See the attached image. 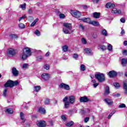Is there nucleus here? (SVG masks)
I'll list each match as a JSON object with an SVG mask.
<instances>
[{
	"label": "nucleus",
	"instance_id": "1",
	"mask_svg": "<svg viewBox=\"0 0 127 127\" xmlns=\"http://www.w3.org/2000/svg\"><path fill=\"white\" fill-rule=\"evenodd\" d=\"M68 96H65L63 100L64 103V107L65 109H68L70 107V104L73 105L76 102V97L74 96L71 95L68 97Z\"/></svg>",
	"mask_w": 127,
	"mask_h": 127
},
{
	"label": "nucleus",
	"instance_id": "2",
	"mask_svg": "<svg viewBox=\"0 0 127 127\" xmlns=\"http://www.w3.org/2000/svg\"><path fill=\"white\" fill-rule=\"evenodd\" d=\"M29 56H31V51L29 48H25L23 50L20 54V59L22 60H26L27 58Z\"/></svg>",
	"mask_w": 127,
	"mask_h": 127
},
{
	"label": "nucleus",
	"instance_id": "3",
	"mask_svg": "<svg viewBox=\"0 0 127 127\" xmlns=\"http://www.w3.org/2000/svg\"><path fill=\"white\" fill-rule=\"evenodd\" d=\"M95 77L100 83L104 82L105 80V74L104 73L99 72L95 75Z\"/></svg>",
	"mask_w": 127,
	"mask_h": 127
},
{
	"label": "nucleus",
	"instance_id": "4",
	"mask_svg": "<svg viewBox=\"0 0 127 127\" xmlns=\"http://www.w3.org/2000/svg\"><path fill=\"white\" fill-rule=\"evenodd\" d=\"M15 54H16V51L15 49L11 48L7 49V55H8V56H11L12 57L15 56Z\"/></svg>",
	"mask_w": 127,
	"mask_h": 127
},
{
	"label": "nucleus",
	"instance_id": "5",
	"mask_svg": "<svg viewBox=\"0 0 127 127\" xmlns=\"http://www.w3.org/2000/svg\"><path fill=\"white\" fill-rule=\"evenodd\" d=\"M59 88H60V89H64V90H66V91H69V90H70V86L69 85L64 83H61L59 85Z\"/></svg>",
	"mask_w": 127,
	"mask_h": 127
},
{
	"label": "nucleus",
	"instance_id": "6",
	"mask_svg": "<svg viewBox=\"0 0 127 127\" xmlns=\"http://www.w3.org/2000/svg\"><path fill=\"white\" fill-rule=\"evenodd\" d=\"M71 14L72 16L76 17V18H79V17H80L81 15H82L81 12L79 11H72L71 12Z\"/></svg>",
	"mask_w": 127,
	"mask_h": 127
},
{
	"label": "nucleus",
	"instance_id": "7",
	"mask_svg": "<svg viewBox=\"0 0 127 127\" xmlns=\"http://www.w3.org/2000/svg\"><path fill=\"white\" fill-rule=\"evenodd\" d=\"M108 75L110 78H114L118 76V73L115 70H111L108 73Z\"/></svg>",
	"mask_w": 127,
	"mask_h": 127
},
{
	"label": "nucleus",
	"instance_id": "8",
	"mask_svg": "<svg viewBox=\"0 0 127 127\" xmlns=\"http://www.w3.org/2000/svg\"><path fill=\"white\" fill-rule=\"evenodd\" d=\"M4 87L7 88L9 87L10 88H12L13 87V81L9 80L4 84Z\"/></svg>",
	"mask_w": 127,
	"mask_h": 127
},
{
	"label": "nucleus",
	"instance_id": "9",
	"mask_svg": "<svg viewBox=\"0 0 127 127\" xmlns=\"http://www.w3.org/2000/svg\"><path fill=\"white\" fill-rule=\"evenodd\" d=\"M42 79L45 81H48L50 78V75L47 73H44L41 75Z\"/></svg>",
	"mask_w": 127,
	"mask_h": 127
},
{
	"label": "nucleus",
	"instance_id": "10",
	"mask_svg": "<svg viewBox=\"0 0 127 127\" xmlns=\"http://www.w3.org/2000/svg\"><path fill=\"white\" fill-rule=\"evenodd\" d=\"M84 52L88 56H92L93 55V52L89 48H85L84 49Z\"/></svg>",
	"mask_w": 127,
	"mask_h": 127
},
{
	"label": "nucleus",
	"instance_id": "11",
	"mask_svg": "<svg viewBox=\"0 0 127 127\" xmlns=\"http://www.w3.org/2000/svg\"><path fill=\"white\" fill-rule=\"evenodd\" d=\"M79 101L80 103H87L90 101V99L88 98L87 96H83L80 97L79 99Z\"/></svg>",
	"mask_w": 127,
	"mask_h": 127
},
{
	"label": "nucleus",
	"instance_id": "12",
	"mask_svg": "<svg viewBox=\"0 0 127 127\" xmlns=\"http://www.w3.org/2000/svg\"><path fill=\"white\" fill-rule=\"evenodd\" d=\"M37 126L39 127H46V123L45 121H38L37 122Z\"/></svg>",
	"mask_w": 127,
	"mask_h": 127
},
{
	"label": "nucleus",
	"instance_id": "13",
	"mask_svg": "<svg viewBox=\"0 0 127 127\" xmlns=\"http://www.w3.org/2000/svg\"><path fill=\"white\" fill-rule=\"evenodd\" d=\"M104 102L108 105V106H112L113 104H114V102H113V100L109 99V98H106L104 99Z\"/></svg>",
	"mask_w": 127,
	"mask_h": 127
},
{
	"label": "nucleus",
	"instance_id": "14",
	"mask_svg": "<svg viewBox=\"0 0 127 127\" xmlns=\"http://www.w3.org/2000/svg\"><path fill=\"white\" fill-rule=\"evenodd\" d=\"M12 73L15 77H17V76H18V70H17V69H16V68L14 67L12 68Z\"/></svg>",
	"mask_w": 127,
	"mask_h": 127
},
{
	"label": "nucleus",
	"instance_id": "15",
	"mask_svg": "<svg viewBox=\"0 0 127 127\" xmlns=\"http://www.w3.org/2000/svg\"><path fill=\"white\" fill-rule=\"evenodd\" d=\"M63 26H64V28H68L69 29H72V24L70 23H64Z\"/></svg>",
	"mask_w": 127,
	"mask_h": 127
},
{
	"label": "nucleus",
	"instance_id": "16",
	"mask_svg": "<svg viewBox=\"0 0 127 127\" xmlns=\"http://www.w3.org/2000/svg\"><path fill=\"white\" fill-rule=\"evenodd\" d=\"M112 13H118V14H120V13H122V10H121L120 9H118L116 8H114L112 11Z\"/></svg>",
	"mask_w": 127,
	"mask_h": 127
},
{
	"label": "nucleus",
	"instance_id": "17",
	"mask_svg": "<svg viewBox=\"0 0 127 127\" xmlns=\"http://www.w3.org/2000/svg\"><path fill=\"white\" fill-rule=\"evenodd\" d=\"M106 7L107 8H111L112 7H115V4L112 2H108L106 5Z\"/></svg>",
	"mask_w": 127,
	"mask_h": 127
},
{
	"label": "nucleus",
	"instance_id": "18",
	"mask_svg": "<svg viewBox=\"0 0 127 127\" xmlns=\"http://www.w3.org/2000/svg\"><path fill=\"white\" fill-rule=\"evenodd\" d=\"M71 29H69L68 28H63V31L64 33V34H70L71 33L70 32V31Z\"/></svg>",
	"mask_w": 127,
	"mask_h": 127
},
{
	"label": "nucleus",
	"instance_id": "19",
	"mask_svg": "<svg viewBox=\"0 0 127 127\" xmlns=\"http://www.w3.org/2000/svg\"><path fill=\"white\" fill-rule=\"evenodd\" d=\"M20 118L22 121V123H25V117H24V114H23V113L22 112L20 113Z\"/></svg>",
	"mask_w": 127,
	"mask_h": 127
},
{
	"label": "nucleus",
	"instance_id": "20",
	"mask_svg": "<svg viewBox=\"0 0 127 127\" xmlns=\"http://www.w3.org/2000/svg\"><path fill=\"white\" fill-rule=\"evenodd\" d=\"M93 16L94 18H100V16H101V13L95 12L93 13Z\"/></svg>",
	"mask_w": 127,
	"mask_h": 127
},
{
	"label": "nucleus",
	"instance_id": "21",
	"mask_svg": "<svg viewBox=\"0 0 127 127\" xmlns=\"http://www.w3.org/2000/svg\"><path fill=\"white\" fill-rule=\"evenodd\" d=\"M89 24H92L94 26H98V25H100V23L96 21H90V22H89Z\"/></svg>",
	"mask_w": 127,
	"mask_h": 127
},
{
	"label": "nucleus",
	"instance_id": "22",
	"mask_svg": "<svg viewBox=\"0 0 127 127\" xmlns=\"http://www.w3.org/2000/svg\"><path fill=\"white\" fill-rule=\"evenodd\" d=\"M121 64L123 66H125L127 64V59L123 58L121 61Z\"/></svg>",
	"mask_w": 127,
	"mask_h": 127
},
{
	"label": "nucleus",
	"instance_id": "23",
	"mask_svg": "<svg viewBox=\"0 0 127 127\" xmlns=\"http://www.w3.org/2000/svg\"><path fill=\"white\" fill-rule=\"evenodd\" d=\"M40 89H41V87L40 86H34V91L35 92H39V91H40Z\"/></svg>",
	"mask_w": 127,
	"mask_h": 127
},
{
	"label": "nucleus",
	"instance_id": "24",
	"mask_svg": "<svg viewBox=\"0 0 127 127\" xmlns=\"http://www.w3.org/2000/svg\"><path fill=\"white\" fill-rule=\"evenodd\" d=\"M81 20L84 21V22H87V23H90L91 21L90 18H83L81 19Z\"/></svg>",
	"mask_w": 127,
	"mask_h": 127
},
{
	"label": "nucleus",
	"instance_id": "25",
	"mask_svg": "<svg viewBox=\"0 0 127 127\" xmlns=\"http://www.w3.org/2000/svg\"><path fill=\"white\" fill-rule=\"evenodd\" d=\"M101 33L103 36H108V32H107V30L106 29H103L101 31Z\"/></svg>",
	"mask_w": 127,
	"mask_h": 127
},
{
	"label": "nucleus",
	"instance_id": "26",
	"mask_svg": "<svg viewBox=\"0 0 127 127\" xmlns=\"http://www.w3.org/2000/svg\"><path fill=\"white\" fill-rule=\"evenodd\" d=\"M110 94V87L109 86H107L105 88V95H109Z\"/></svg>",
	"mask_w": 127,
	"mask_h": 127
},
{
	"label": "nucleus",
	"instance_id": "27",
	"mask_svg": "<svg viewBox=\"0 0 127 127\" xmlns=\"http://www.w3.org/2000/svg\"><path fill=\"white\" fill-rule=\"evenodd\" d=\"M29 67V65L28 64H24L22 65V68L24 69H27Z\"/></svg>",
	"mask_w": 127,
	"mask_h": 127
},
{
	"label": "nucleus",
	"instance_id": "28",
	"mask_svg": "<svg viewBox=\"0 0 127 127\" xmlns=\"http://www.w3.org/2000/svg\"><path fill=\"white\" fill-rule=\"evenodd\" d=\"M19 7L24 10V9H25V7H26V3H24V4H20L19 5Z\"/></svg>",
	"mask_w": 127,
	"mask_h": 127
},
{
	"label": "nucleus",
	"instance_id": "29",
	"mask_svg": "<svg viewBox=\"0 0 127 127\" xmlns=\"http://www.w3.org/2000/svg\"><path fill=\"white\" fill-rule=\"evenodd\" d=\"M123 88L124 90H127V81L123 82Z\"/></svg>",
	"mask_w": 127,
	"mask_h": 127
},
{
	"label": "nucleus",
	"instance_id": "30",
	"mask_svg": "<svg viewBox=\"0 0 127 127\" xmlns=\"http://www.w3.org/2000/svg\"><path fill=\"white\" fill-rule=\"evenodd\" d=\"M74 125V122L73 121H70L66 124V127H72Z\"/></svg>",
	"mask_w": 127,
	"mask_h": 127
},
{
	"label": "nucleus",
	"instance_id": "31",
	"mask_svg": "<svg viewBox=\"0 0 127 127\" xmlns=\"http://www.w3.org/2000/svg\"><path fill=\"white\" fill-rule=\"evenodd\" d=\"M37 61H41V60H43V56H39L36 57Z\"/></svg>",
	"mask_w": 127,
	"mask_h": 127
},
{
	"label": "nucleus",
	"instance_id": "32",
	"mask_svg": "<svg viewBox=\"0 0 127 127\" xmlns=\"http://www.w3.org/2000/svg\"><path fill=\"white\" fill-rule=\"evenodd\" d=\"M114 86L116 88V89H119V88L121 87L120 85V83L118 82H115L114 83Z\"/></svg>",
	"mask_w": 127,
	"mask_h": 127
},
{
	"label": "nucleus",
	"instance_id": "33",
	"mask_svg": "<svg viewBox=\"0 0 127 127\" xmlns=\"http://www.w3.org/2000/svg\"><path fill=\"white\" fill-rule=\"evenodd\" d=\"M19 27L21 28V29H23V28H25V25H24L22 23H20L19 24Z\"/></svg>",
	"mask_w": 127,
	"mask_h": 127
},
{
	"label": "nucleus",
	"instance_id": "34",
	"mask_svg": "<svg viewBox=\"0 0 127 127\" xmlns=\"http://www.w3.org/2000/svg\"><path fill=\"white\" fill-rule=\"evenodd\" d=\"M39 19L38 18L36 19L31 24V26H34V25H35V24H36V22H37V21H38Z\"/></svg>",
	"mask_w": 127,
	"mask_h": 127
},
{
	"label": "nucleus",
	"instance_id": "35",
	"mask_svg": "<svg viewBox=\"0 0 127 127\" xmlns=\"http://www.w3.org/2000/svg\"><path fill=\"white\" fill-rule=\"evenodd\" d=\"M44 69H45L46 70H49V69H50V66L49 65V64H45L44 65Z\"/></svg>",
	"mask_w": 127,
	"mask_h": 127
},
{
	"label": "nucleus",
	"instance_id": "36",
	"mask_svg": "<svg viewBox=\"0 0 127 127\" xmlns=\"http://www.w3.org/2000/svg\"><path fill=\"white\" fill-rule=\"evenodd\" d=\"M107 49H108V50H109V51H112V50H113V46H112V45L109 44L108 46Z\"/></svg>",
	"mask_w": 127,
	"mask_h": 127
},
{
	"label": "nucleus",
	"instance_id": "37",
	"mask_svg": "<svg viewBox=\"0 0 127 127\" xmlns=\"http://www.w3.org/2000/svg\"><path fill=\"white\" fill-rule=\"evenodd\" d=\"M63 51L64 52H67V51H68V47L67 46L63 47Z\"/></svg>",
	"mask_w": 127,
	"mask_h": 127
},
{
	"label": "nucleus",
	"instance_id": "38",
	"mask_svg": "<svg viewBox=\"0 0 127 127\" xmlns=\"http://www.w3.org/2000/svg\"><path fill=\"white\" fill-rule=\"evenodd\" d=\"M34 34H36L37 36H40V31L37 29L34 32Z\"/></svg>",
	"mask_w": 127,
	"mask_h": 127
},
{
	"label": "nucleus",
	"instance_id": "39",
	"mask_svg": "<svg viewBox=\"0 0 127 127\" xmlns=\"http://www.w3.org/2000/svg\"><path fill=\"white\" fill-rule=\"evenodd\" d=\"M79 27L80 29H81V30H82L83 31L85 30V26H84L82 24H79Z\"/></svg>",
	"mask_w": 127,
	"mask_h": 127
},
{
	"label": "nucleus",
	"instance_id": "40",
	"mask_svg": "<svg viewBox=\"0 0 127 127\" xmlns=\"http://www.w3.org/2000/svg\"><path fill=\"white\" fill-rule=\"evenodd\" d=\"M19 83L17 80L13 81V87H14V86H17V85H19Z\"/></svg>",
	"mask_w": 127,
	"mask_h": 127
},
{
	"label": "nucleus",
	"instance_id": "41",
	"mask_svg": "<svg viewBox=\"0 0 127 127\" xmlns=\"http://www.w3.org/2000/svg\"><path fill=\"white\" fill-rule=\"evenodd\" d=\"M80 69L81 71H85V70H86V67H85V65L81 64L80 65Z\"/></svg>",
	"mask_w": 127,
	"mask_h": 127
},
{
	"label": "nucleus",
	"instance_id": "42",
	"mask_svg": "<svg viewBox=\"0 0 127 127\" xmlns=\"http://www.w3.org/2000/svg\"><path fill=\"white\" fill-rule=\"evenodd\" d=\"M100 49L103 51H105V50H106L107 49V47H106L104 45H102V46H100Z\"/></svg>",
	"mask_w": 127,
	"mask_h": 127
},
{
	"label": "nucleus",
	"instance_id": "43",
	"mask_svg": "<svg viewBox=\"0 0 127 127\" xmlns=\"http://www.w3.org/2000/svg\"><path fill=\"white\" fill-rule=\"evenodd\" d=\"M126 104L122 103L119 106L120 109H123V108H126Z\"/></svg>",
	"mask_w": 127,
	"mask_h": 127
},
{
	"label": "nucleus",
	"instance_id": "44",
	"mask_svg": "<svg viewBox=\"0 0 127 127\" xmlns=\"http://www.w3.org/2000/svg\"><path fill=\"white\" fill-rule=\"evenodd\" d=\"M6 93H7V89H5L3 91V97H6Z\"/></svg>",
	"mask_w": 127,
	"mask_h": 127
},
{
	"label": "nucleus",
	"instance_id": "45",
	"mask_svg": "<svg viewBox=\"0 0 127 127\" xmlns=\"http://www.w3.org/2000/svg\"><path fill=\"white\" fill-rule=\"evenodd\" d=\"M81 42L83 43V44H87V41L84 38L81 39Z\"/></svg>",
	"mask_w": 127,
	"mask_h": 127
},
{
	"label": "nucleus",
	"instance_id": "46",
	"mask_svg": "<svg viewBox=\"0 0 127 127\" xmlns=\"http://www.w3.org/2000/svg\"><path fill=\"white\" fill-rule=\"evenodd\" d=\"M39 112H46V110H45V109L42 107H40L39 108Z\"/></svg>",
	"mask_w": 127,
	"mask_h": 127
},
{
	"label": "nucleus",
	"instance_id": "47",
	"mask_svg": "<svg viewBox=\"0 0 127 127\" xmlns=\"http://www.w3.org/2000/svg\"><path fill=\"white\" fill-rule=\"evenodd\" d=\"M45 104L46 105H49L50 104V100L49 99H46L45 102Z\"/></svg>",
	"mask_w": 127,
	"mask_h": 127
},
{
	"label": "nucleus",
	"instance_id": "48",
	"mask_svg": "<svg viewBox=\"0 0 127 127\" xmlns=\"http://www.w3.org/2000/svg\"><path fill=\"white\" fill-rule=\"evenodd\" d=\"M13 109L12 108H8L5 109V112H13Z\"/></svg>",
	"mask_w": 127,
	"mask_h": 127
},
{
	"label": "nucleus",
	"instance_id": "49",
	"mask_svg": "<svg viewBox=\"0 0 127 127\" xmlns=\"http://www.w3.org/2000/svg\"><path fill=\"white\" fill-rule=\"evenodd\" d=\"M10 38L12 39H13V38H16V35H15V34L10 35Z\"/></svg>",
	"mask_w": 127,
	"mask_h": 127
},
{
	"label": "nucleus",
	"instance_id": "50",
	"mask_svg": "<svg viewBox=\"0 0 127 127\" xmlns=\"http://www.w3.org/2000/svg\"><path fill=\"white\" fill-rule=\"evenodd\" d=\"M120 96H121V94H120V93L113 94V97H115L116 98H119Z\"/></svg>",
	"mask_w": 127,
	"mask_h": 127
},
{
	"label": "nucleus",
	"instance_id": "51",
	"mask_svg": "<svg viewBox=\"0 0 127 127\" xmlns=\"http://www.w3.org/2000/svg\"><path fill=\"white\" fill-rule=\"evenodd\" d=\"M78 57H79V56L77 54H74L73 56V58H74V59H77Z\"/></svg>",
	"mask_w": 127,
	"mask_h": 127
},
{
	"label": "nucleus",
	"instance_id": "52",
	"mask_svg": "<svg viewBox=\"0 0 127 127\" xmlns=\"http://www.w3.org/2000/svg\"><path fill=\"white\" fill-rule=\"evenodd\" d=\"M81 111L82 112H90V111H91V109L90 108H87L86 109H83Z\"/></svg>",
	"mask_w": 127,
	"mask_h": 127
},
{
	"label": "nucleus",
	"instance_id": "53",
	"mask_svg": "<svg viewBox=\"0 0 127 127\" xmlns=\"http://www.w3.org/2000/svg\"><path fill=\"white\" fill-rule=\"evenodd\" d=\"M59 16L60 18H64L65 17V15L63 13H61Z\"/></svg>",
	"mask_w": 127,
	"mask_h": 127
},
{
	"label": "nucleus",
	"instance_id": "54",
	"mask_svg": "<svg viewBox=\"0 0 127 127\" xmlns=\"http://www.w3.org/2000/svg\"><path fill=\"white\" fill-rule=\"evenodd\" d=\"M114 114H115V113H114V112H111V113H110V114L108 116V119H111V117L114 115Z\"/></svg>",
	"mask_w": 127,
	"mask_h": 127
},
{
	"label": "nucleus",
	"instance_id": "55",
	"mask_svg": "<svg viewBox=\"0 0 127 127\" xmlns=\"http://www.w3.org/2000/svg\"><path fill=\"white\" fill-rule=\"evenodd\" d=\"M120 21L122 22V23H125V22H126V19H125V18H122L120 19Z\"/></svg>",
	"mask_w": 127,
	"mask_h": 127
},
{
	"label": "nucleus",
	"instance_id": "56",
	"mask_svg": "<svg viewBox=\"0 0 127 127\" xmlns=\"http://www.w3.org/2000/svg\"><path fill=\"white\" fill-rule=\"evenodd\" d=\"M49 123L50 125H51V126H53V124H54V121H53V120H50L49 121Z\"/></svg>",
	"mask_w": 127,
	"mask_h": 127
},
{
	"label": "nucleus",
	"instance_id": "57",
	"mask_svg": "<svg viewBox=\"0 0 127 127\" xmlns=\"http://www.w3.org/2000/svg\"><path fill=\"white\" fill-rule=\"evenodd\" d=\"M123 55H124V56H127V50L123 51Z\"/></svg>",
	"mask_w": 127,
	"mask_h": 127
},
{
	"label": "nucleus",
	"instance_id": "58",
	"mask_svg": "<svg viewBox=\"0 0 127 127\" xmlns=\"http://www.w3.org/2000/svg\"><path fill=\"white\" fill-rule=\"evenodd\" d=\"M89 118L86 117L84 119V123H88L89 122Z\"/></svg>",
	"mask_w": 127,
	"mask_h": 127
},
{
	"label": "nucleus",
	"instance_id": "59",
	"mask_svg": "<svg viewBox=\"0 0 127 127\" xmlns=\"http://www.w3.org/2000/svg\"><path fill=\"white\" fill-rule=\"evenodd\" d=\"M93 86L94 88H97V86H99V83H93Z\"/></svg>",
	"mask_w": 127,
	"mask_h": 127
},
{
	"label": "nucleus",
	"instance_id": "60",
	"mask_svg": "<svg viewBox=\"0 0 127 127\" xmlns=\"http://www.w3.org/2000/svg\"><path fill=\"white\" fill-rule=\"evenodd\" d=\"M92 1L94 3H98L100 1V0H92Z\"/></svg>",
	"mask_w": 127,
	"mask_h": 127
},
{
	"label": "nucleus",
	"instance_id": "61",
	"mask_svg": "<svg viewBox=\"0 0 127 127\" xmlns=\"http://www.w3.org/2000/svg\"><path fill=\"white\" fill-rule=\"evenodd\" d=\"M62 120H63V121H64L65 122V121H66V116H65V115L62 116Z\"/></svg>",
	"mask_w": 127,
	"mask_h": 127
},
{
	"label": "nucleus",
	"instance_id": "62",
	"mask_svg": "<svg viewBox=\"0 0 127 127\" xmlns=\"http://www.w3.org/2000/svg\"><path fill=\"white\" fill-rule=\"evenodd\" d=\"M92 37L93 38H94V39L97 38V37H98V35H97L96 34H93L92 35Z\"/></svg>",
	"mask_w": 127,
	"mask_h": 127
},
{
	"label": "nucleus",
	"instance_id": "63",
	"mask_svg": "<svg viewBox=\"0 0 127 127\" xmlns=\"http://www.w3.org/2000/svg\"><path fill=\"white\" fill-rule=\"evenodd\" d=\"M28 13L31 14L32 13L33 11H32V9L31 8H29L28 10Z\"/></svg>",
	"mask_w": 127,
	"mask_h": 127
},
{
	"label": "nucleus",
	"instance_id": "64",
	"mask_svg": "<svg viewBox=\"0 0 127 127\" xmlns=\"http://www.w3.org/2000/svg\"><path fill=\"white\" fill-rule=\"evenodd\" d=\"M126 33V32H125V30L124 29L122 28V31H121V34L122 35H124Z\"/></svg>",
	"mask_w": 127,
	"mask_h": 127
}]
</instances>
